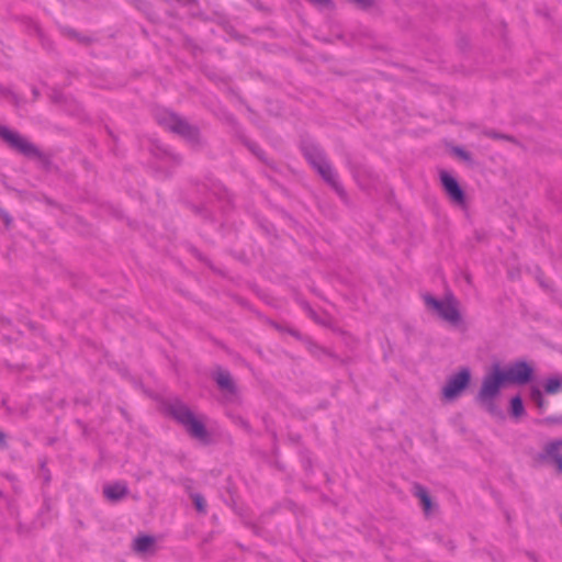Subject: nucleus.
<instances>
[{
	"label": "nucleus",
	"instance_id": "1",
	"mask_svg": "<svg viewBox=\"0 0 562 562\" xmlns=\"http://www.w3.org/2000/svg\"><path fill=\"white\" fill-rule=\"evenodd\" d=\"M162 413L181 425L190 437L203 443L210 442V432L204 424V416L196 417L191 408L180 398L165 401L161 405Z\"/></svg>",
	"mask_w": 562,
	"mask_h": 562
},
{
	"label": "nucleus",
	"instance_id": "2",
	"mask_svg": "<svg viewBox=\"0 0 562 562\" xmlns=\"http://www.w3.org/2000/svg\"><path fill=\"white\" fill-rule=\"evenodd\" d=\"M154 117L159 126L183 138L192 149L200 150L206 145L196 125L167 108H156Z\"/></svg>",
	"mask_w": 562,
	"mask_h": 562
},
{
	"label": "nucleus",
	"instance_id": "3",
	"mask_svg": "<svg viewBox=\"0 0 562 562\" xmlns=\"http://www.w3.org/2000/svg\"><path fill=\"white\" fill-rule=\"evenodd\" d=\"M0 138L16 153L29 159H36L43 169L50 170L53 166L52 155L43 153L35 144L4 125H0Z\"/></svg>",
	"mask_w": 562,
	"mask_h": 562
},
{
	"label": "nucleus",
	"instance_id": "4",
	"mask_svg": "<svg viewBox=\"0 0 562 562\" xmlns=\"http://www.w3.org/2000/svg\"><path fill=\"white\" fill-rule=\"evenodd\" d=\"M424 303L427 307L432 308L438 315L452 326H459L462 323V316L459 311V302L452 293H448L445 300H438L430 293L423 295Z\"/></svg>",
	"mask_w": 562,
	"mask_h": 562
},
{
	"label": "nucleus",
	"instance_id": "5",
	"mask_svg": "<svg viewBox=\"0 0 562 562\" xmlns=\"http://www.w3.org/2000/svg\"><path fill=\"white\" fill-rule=\"evenodd\" d=\"M508 385L503 374L501 364L494 363L491 370L484 375L481 389L475 397L476 401L495 400L502 387Z\"/></svg>",
	"mask_w": 562,
	"mask_h": 562
},
{
	"label": "nucleus",
	"instance_id": "6",
	"mask_svg": "<svg viewBox=\"0 0 562 562\" xmlns=\"http://www.w3.org/2000/svg\"><path fill=\"white\" fill-rule=\"evenodd\" d=\"M503 374L507 384L527 385L535 380V368L530 362L519 359L503 368Z\"/></svg>",
	"mask_w": 562,
	"mask_h": 562
},
{
	"label": "nucleus",
	"instance_id": "7",
	"mask_svg": "<svg viewBox=\"0 0 562 562\" xmlns=\"http://www.w3.org/2000/svg\"><path fill=\"white\" fill-rule=\"evenodd\" d=\"M211 376L227 402L239 400L238 386L228 370L218 366L213 370Z\"/></svg>",
	"mask_w": 562,
	"mask_h": 562
},
{
	"label": "nucleus",
	"instance_id": "8",
	"mask_svg": "<svg viewBox=\"0 0 562 562\" xmlns=\"http://www.w3.org/2000/svg\"><path fill=\"white\" fill-rule=\"evenodd\" d=\"M471 382V370L468 367L461 368L456 374L451 375L442 389L443 397L454 400L468 389Z\"/></svg>",
	"mask_w": 562,
	"mask_h": 562
},
{
	"label": "nucleus",
	"instance_id": "9",
	"mask_svg": "<svg viewBox=\"0 0 562 562\" xmlns=\"http://www.w3.org/2000/svg\"><path fill=\"white\" fill-rule=\"evenodd\" d=\"M439 176L442 189L449 199L457 205H464L467 200L465 192L457 178L446 170H441Z\"/></svg>",
	"mask_w": 562,
	"mask_h": 562
},
{
	"label": "nucleus",
	"instance_id": "10",
	"mask_svg": "<svg viewBox=\"0 0 562 562\" xmlns=\"http://www.w3.org/2000/svg\"><path fill=\"white\" fill-rule=\"evenodd\" d=\"M562 439H555L544 445L538 453L537 460L541 463L553 464L558 473H562Z\"/></svg>",
	"mask_w": 562,
	"mask_h": 562
},
{
	"label": "nucleus",
	"instance_id": "11",
	"mask_svg": "<svg viewBox=\"0 0 562 562\" xmlns=\"http://www.w3.org/2000/svg\"><path fill=\"white\" fill-rule=\"evenodd\" d=\"M301 150L305 159L313 167V169H317L318 167L323 166L328 161L323 148L313 142H302Z\"/></svg>",
	"mask_w": 562,
	"mask_h": 562
},
{
	"label": "nucleus",
	"instance_id": "12",
	"mask_svg": "<svg viewBox=\"0 0 562 562\" xmlns=\"http://www.w3.org/2000/svg\"><path fill=\"white\" fill-rule=\"evenodd\" d=\"M322 179L330 186L342 201H347V192L342 184L338 181V176L329 161L315 169Z\"/></svg>",
	"mask_w": 562,
	"mask_h": 562
},
{
	"label": "nucleus",
	"instance_id": "13",
	"mask_svg": "<svg viewBox=\"0 0 562 562\" xmlns=\"http://www.w3.org/2000/svg\"><path fill=\"white\" fill-rule=\"evenodd\" d=\"M413 494L420 501L425 515L429 516L435 504L427 488L419 483H415L413 486Z\"/></svg>",
	"mask_w": 562,
	"mask_h": 562
},
{
	"label": "nucleus",
	"instance_id": "14",
	"mask_svg": "<svg viewBox=\"0 0 562 562\" xmlns=\"http://www.w3.org/2000/svg\"><path fill=\"white\" fill-rule=\"evenodd\" d=\"M128 487L125 483H113L104 486L103 494L111 502H119L128 494Z\"/></svg>",
	"mask_w": 562,
	"mask_h": 562
},
{
	"label": "nucleus",
	"instance_id": "15",
	"mask_svg": "<svg viewBox=\"0 0 562 562\" xmlns=\"http://www.w3.org/2000/svg\"><path fill=\"white\" fill-rule=\"evenodd\" d=\"M243 144L249 149V151L256 156L262 164H265L266 166H268L269 168L271 169H277V164L274 162V160H271L267 157L265 150L255 142L248 139V138H243Z\"/></svg>",
	"mask_w": 562,
	"mask_h": 562
},
{
	"label": "nucleus",
	"instance_id": "16",
	"mask_svg": "<svg viewBox=\"0 0 562 562\" xmlns=\"http://www.w3.org/2000/svg\"><path fill=\"white\" fill-rule=\"evenodd\" d=\"M21 21L29 33L34 34L38 37V40L42 42L43 46L48 47V48L50 47L49 41L44 35V32L41 29V26L34 20H32L31 18H27V16H23L21 19Z\"/></svg>",
	"mask_w": 562,
	"mask_h": 562
},
{
	"label": "nucleus",
	"instance_id": "17",
	"mask_svg": "<svg viewBox=\"0 0 562 562\" xmlns=\"http://www.w3.org/2000/svg\"><path fill=\"white\" fill-rule=\"evenodd\" d=\"M543 392L548 395H554L562 392V374H553L543 381Z\"/></svg>",
	"mask_w": 562,
	"mask_h": 562
},
{
	"label": "nucleus",
	"instance_id": "18",
	"mask_svg": "<svg viewBox=\"0 0 562 562\" xmlns=\"http://www.w3.org/2000/svg\"><path fill=\"white\" fill-rule=\"evenodd\" d=\"M155 544L153 536L143 535L134 539L133 549L138 553L147 552Z\"/></svg>",
	"mask_w": 562,
	"mask_h": 562
},
{
	"label": "nucleus",
	"instance_id": "19",
	"mask_svg": "<svg viewBox=\"0 0 562 562\" xmlns=\"http://www.w3.org/2000/svg\"><path fill=\"white\" fill-rule=\"evenodd\" d=\"M509 414L514 418H519L526 414L524 401L519 394L513 396L509 401Z\"/></svg>",
	"mask_w": 562,
	"mask_h": 562
},
{
	"label": "nucleus",
	"instance_id": "20",
	"mask_svg": "<svg viewBox=\"0 0 562 562\" xmlns=\"http://www.w3.org/2000/svg\"><path fill=\"white\" fill-rule=\"evenodd\" d=\"M63 33L67 35L69 38L76 40L78 43L83 44L86 46L90 45L93 42V38L87 35H82L71 27H64Z\"/></svg>",
	"mask_w": 562,
	"mask_h": 562
},
{
	"label": "nucleus",
	"instance_id": "21",
	"mask_svg": "<svg viewBox=\"0 0 562 562\" xmlns=\"http://www.w3.org/2000/svg\"><path fill=\"white\" fill-rule=\"evenodd\" d=\"M480 403L487 413H490L493 416L503 417V412L498 408V406L495 404V400H485V401H476Z\"/></svg>",
	"mask_w": 562,
	"mask_h": 562
},
{
	"label": "nucleus",
	"instance_id": "22",
	"mask_svg": "<svg viewBox=\"0 0 562 562\" xmlns=\"http://www.w3.org/2000/svg\"><path fill=\"white\" fill-rule=\"evenodd\" d=\"M530 398L537 405L538 408H544L547 403L543 397V393L537 386H532L530 389Z\"/></svg>",
	"mask_w": 562,
	"mask_h": 562
},
{
	"label": "nucleus",
	"instance_id": "23",
	"mask_svg": "<svg viewBox=\"0 0 562 562\" xmlns=\"http://www.w3.org/2000/svg\"><path fill=\"white\" fill-rule=\"evenodd\" d=\"M191 498H192L195 509L201 514H205L206 513V502H205L203 495L200 493H194L191 495Z\"/></svg>",
	"mask_w": 562,
	"mask_h": 562
},
{
	"label": "nucleus",
	"instance_id": "24",
	"mask_svg": "<svg viewBox=\"0 0 562 562\" xmlns=\"http://www.w3.org/2000/svg\"><path fill=\"white\" fill-rule=\"evenodd\" d=\"M310 351L313 356L318 357V358L322 355H326L335 360L338 359V357L335 353H333L331 351H329L318 345H315V344L311 346Z\"/></svg>",
	"mask_w": 562,
	"mask_h": 562
},
{
	"label": "nucleus",
	"instance_id": "25",
	"mask_svg": "<svg viewBox=\"0 0 562 562\" xmlns=\"http://www.w3.org/2000/svg\"><path fill=\"white\" fill-rule=\"evenodd\" d=\"M318 9L335 10L336 5L333 0H306Z\"/></svg>",
	"mask_w": 562,
	"mask_h": 562
},
{
	"label": "nucleus",
	"instance_id": "26",
	"mask_svg": "<svg viewBox=\"0 0 562 562\" xmlns=\"http://www.w3.org/2000/svg\"><path fill=\"white\" fill-rule=\"evenodd\" d=\"M271 325L278 330V331H281V333H284L286 331L288 334H290L291 336H293L294 338L296 339H301V334L299 330L294 329V328H290V327H286V326H283L281 324H278L276 322H271Z\"/></svg>",
	"mask_w": 562,
	"mask_h": 562
},
{
	"label": "nucleus",
	"instance_id": "27",
	"mask_svg": "<svg viewBox=\"0 0 562 562\" xmlns=\"http://www.w3.org/2000/svg\"><path fill=\"white\" fill-rule=\"evenodd\" d=\"M0 93L5 98L4 101L19 104L21 102L19 95L7 88H0Z\"/></svg>",
	"mask_w": 562,
	"mask_h": 562
},
{
	"label": "nucleus",
	"instance_id": "28",
	"mask_svg": "<svg viewBox=\"0 0 562 562\" xmlns=\"http://www.w3.org/2000/svg\"><path fill=\"white\" fill-rule=\"evenodd\" d=\"M233 420L237 426L243 428L246 432H248V434L252 432V428H251L249 422L247 419H245L244 417L236 415V416H233Z\"/></svg>",
	"mask_w": 562,
	"mask_h": 562
},
{
	"label": "nucleus",
	"instance_id": "29",
	"mask_svg": "<svg viewBox=\"0 0 562 562\" xmlns=\"http://www.w3.org/2000/svg\"><path fill=\"white\" fill-rule=\"evenodd\" d=\"M361 10H368L375 4V0H348Z\"/></svg>",
	"mask_w": 562,
	"mask_h": 562
},
{
	"label": "nucleus",
	"instance_id": "30",
	"mask_svg": "<svg viewBox=\"0 0 562 562\" xmlns=\"http://www.w3.org/2000/svg\"><path fill=\"white\" fill-rule=\"evenodd\" d=\"M485 135L487 137H490V138H493V139H506V140H509V142H514L515 140L513 136L505 135V134L495 132L493 130L485 132Z\"/></svg>",
	"mask_w": 562,
	"mask_h": 562
},
{
	"label": "nucleus",
	"instance_id": "31",
	"mask_svg": "<svg viewBox=\"0 0 562 562\" xmlns=\"http://www.w3.org/2000/svg\"><path fill=\"white\" fill-rule=\"evenodd\" d=\"M453 151L462 160H464V161H472V155L468 150H465V149H463L461 147H456L453 149Z\"/></svg>",
	"mask_w": 562,
	"mask_h": 562
},
{
	"label": "nucleus",
	"instance_id": "32",
	"mask_svg": "<svg viewBox=\"0 0 562 562\" xmlns=\"http://www.w3.org/2000/svg\"><path fill=\"white\" fill-rule=\"evenodd\" d=\"M0 218L2 220V222L7 228H9L12 225L11 215L1 206H0Z\"/></svg>",
	"mask_w": 562,
	"mask_h": 562
},
{
	"label": "nucleus",
	"instance_id": "33",
	"mask_svg": "<svg viewBox=\"0 0 562 562\" xmlns=\"http://www.w3.org/2000/svg\"><path fill=\"white\" fill-rule=\"evenodd\" d=\"M183 45H184V47L190 48L192 50L200 49V47L196 45V43L190 36H184Z\"/></svg>",
	"mask_w": 562,
	"mask_h": 562
},
{
	"label": "nucleus",
	"instance_id": "34",
	"mask_svg": "<svg viewBox=\"0 0 562 562\" xmlns=\"http://www.w3.org/2000/svg\"><path fill=\"white\" fill-rule=\"evenodd\" d=\"M0 447L7 448V436L0 430Z\"/></svg>",
	"mask_w": 562,
	"mask_h": 562
},
{
	"label": "nucleus",
	"instance_id": "35",
	"mask_svg": "<svg viewBox=\"0 0 562 562\" xmlns=\"http://www.w3.org/2000/svg\"><path fill=\"white\" fill-rule=\"evenodd\" d=\"M170 156V158L176 162V164H180L182 161V158L179 154H168Z\"/></svg>",
	"mask_w": 562,
	"mask_h": 562
},
{
	"label": "nucleus",
	"instance_id": "36",
	"mask_svg": "<svg viewBox=\"0 0 562 562\" xmlns=\"http://www.w3.org/2000/svg\"><path fill=\"white\" fill-rule=\"evenodd\" d=\"M559 422H560V418H558V417L549 416V417L544 418V423H547V424H555Z\"/></svg>",
	"mask_w": 562,
	"mask_h": 562
},
{
	"label": "nucleus",
	"instance_id": "37",
	"mask_svg": "<svg viewBox=\"0 0 562 562\" xmlns=\"http://www.w3.org/2000/svg\"><path fill=\"white\" fill-rule=\"evenodd\" d=\"M527 555L533 562H538V558H537V555L533 552H527Z\"/></svg>",
	"mask_w": 562,
	"mask_h": 562
},
{
	"label": "nucleus",
	"instance_id": "38",
	"mask_svg": "<svg viewBox=\"0 0 562 562\" xmlns=\"http://www.w3.org/2000/svg\"><path fill=\"white\" fill-rule=\"evenodd\" d=\"M193 211L195 213H202L205 212V209L203 206H193Z\"/></svg>",
	"mask_w": 562,
	"mask_h": 562
},
{
	"label": "nucleus",
	"instance_id": "39",
	"mask_svg": "<svg viewBox=\"0 0 562 562\" xmlns=\"http://www.w3.org/2000/svg\"><path fill=\"white\" fill-rule=\"evenodd\" d=\"M50 481V475L49 473L47 472V474L45 475V482L48 483Z\"/></svg>",
	"mask_w": 562,
	"mask_h": 562
},
{
	"label": "nucleus",
	"instance_id": "40",
	"mask_svg": "<svg viewBox=\"0 0 562 562\" xmlns=\"http://www.w3.org/2000/svg\"><path fill=\"white\" fill-rule=\"evenodd\" d=\"M32 92H33V94H34L35 97H36V95H38V90H37L36 88H33V89H32Z\"/></svg>",
	"mask_w": 562,
	"mask_h": 562
},
{
	"label": "nucleus",
	"instance_id": "41",
	"mask_svg": "<svg viewBox=\"0 0 562 562\" xmlns=\"http://www.w3.org/2000/svg\"><path fill=\"white\" fill-rule=\"evenodd\" d=\"M166 3H171L173 0H162Z\"/></svg>",
	"mask_w": 562,
	"mask_h": 562
},
{
	"label": "nucleus",
	"instance_id": "42",
	"mask_svg": "<svg viewBox=\"0 0 562 562\" xmlns=\"http://www.w3.org/2000/svg\"><path fill=\"white\" fill-rule=\"evenodd\" d=\"M0 496H2V492L0 491Z\"/></svg>",
	"mask_w": 562,
	"mask_h": 562
}]
</instances>
